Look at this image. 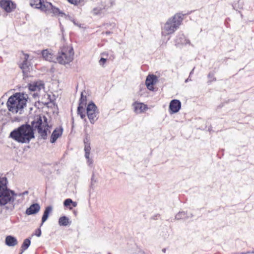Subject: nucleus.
<instances>
[{
	"mask_svg": "<svg viewBox=\"0 0 254 254\" xmlns=\"http://www.w3.org/2000/svg\"><path fill=\"white\" fill-rule=\"evenodd\" d=\"M77 114L82 119H85L87 115L91 124H94L97 119L98 111L97 107L93 102L87 106L86 96H81L77 108Z\"/></svg>",
	"mask_w": 254,
	"mask_h": 254,
	"instance_id": "1",
	"label": "nucleus"
},
{
	"mask_svg": "<svg viewBox=\"0 0 254 254\" xmlns=\"http://www.w3.org/2000/svg\"><path fill=\"white\" fill-rule=\"evenodd\" d=\"M9 137L19 143H29L34 138L33 129L29 125H22L12 131Z\"/></svg>",
	"mask_w": 254,
	"mask_h": 254,
	"instance_id": "2",
	"label": "nucleus"
},
{
	"mask_svg": "<svg viewBox=\"0 0 254 254\" xmlns=\"http://www.w3.org/2000/svg\"><path fill=\"white\" fill-rule=\"evenodd\" d=\"M74 55V52L71 47L63 46L58 51L56 62L62 65L69 64L73 60Z\"/></svg>",
	"mask_w": 254,
	"mask_h": 254,
	"instance_id": "3",
	"label": "nucleus"
},
{
	"mask_svg": "<svg viewBox=\"0 0 254 254\" xmlns=\"http://www.w3.org/2000/svg\"><path fill=\"white\" fill-rule=\"evenodd\" d=\"M183 20L182 16L177 14L170 18L165 24L162 32L165 35L173 33L181 25Z\"/></svg>",
	"mask_w": 254,
	"mask_h": 254,
	"instance_id": "4",
	"label": "nucleus"
},
{
	"mask_svg": "<svg viewBox=\"0 0 254 254\" xmlns=\"http://www.w3.org/2000/svg\"><path fill=\"white\" fill-rule=\"evenodd\" d=\"M7 180L5 178H0V204L5 205L13 197L12 191L7 188Z\"/></svg>",
	"mask_w": 254,
	"mask_h": 254,
	"instance_id": "5",
	"label": "nucleus"
},
{
	"mask_svg": "<svg viewBox=\"0 0 254 254\" xmlns=\"http://www.w3.org/2000/svg\"><path fill=\"white\" fill-rule=\"evenodd\" d=\"M27 100L24 96H10L7 101L9 110L17 113L19 110L25 106Z\"/></svg>",
	"mask_w": 254,
	"mask_h": 254,
	"instance_id": "6",
	"label": "nucleus"
},
{
	"mask_svg": "<svg viewBox=\"0 0 254 254\" xmlns=\"http://www.w3.org/2000/svg\"><path fill=\"white\" fill-rule=\"evenodd\" d=\"M44 122H42V117L40 115L36 116L35 117L34 120L32 122L31 124L32 128L37 129L38 133L41 136L44 137L47 135V131L48 130V125L47 122V119L45 117Z\"/></svg>",
	"mask_w": 254,
	"mask_h": 254,
	"instance_id": "7",
	"label": "nucleus"
},
{
	"mask_svg": "<svg viewBox=\"0 0 254 254\" xmlns=\"http://www.w3.org/2000/svg\"><path fill=\"white\" fill-rule=\"evenodd\" d=\"M30 5L34 8L46 12L52 7V3L42 0H30Z\"/></svg>",
	"mask_w": 254,
	"mask_h": 254,
	"instance_id": "8",
	"label": "nucleus"
},
{
	"mask_svg": "<svg viewBox=\"0 0 254 254\" xmlns=\"http://www.w3.org/2000/svg\"><path fill=\"white\" fill-rule=\"evenodd\" d=\"M159 82L158 77L153 74H148L145 80V85L150 91H154L157 83Z\"/></svg>",
	"mask_w": 254,
	"mask_h": 254,
	"instance_id": "9",
	"label": "nucleus"
},
{
	"mask_svg": "<svg viewBox=\"0 0 254 254\" xmlns=\"http://www.w3.org/2000/svg\"><path fill=\"white\" fill-rule=\"evenodd\" d=\"M16 4L11 0H0V7L4 11L10 13L16 8Z\"/></svg>",
	"mask_w": 254,
	"mask_h": 254,
	"instance_id": "10",
	"label": "nucleus"
},
{
	"mask_svg": "<svg viewBox=\"0 0 254 254\" xmlns=\"http://www.w3.org/2000/svg\"><path fill=\"white\" fill-rule=\"evenodd\" d=\"M41 55L44 60L56 63V57L53 50L51 49L43 50L41 51Z\"/></svg>",
	"mask_w": 254,
	"mask_h": 254,
	"instance_id": "11",
	"label": "nucleus"
},
{
	"mask_svg": "<svg viewBox=\"0 0 254 254\" xmlns=\"http://www.w3.org/2000/svg\"><path fill=\"white\" fill-rule=\"evenodd\" d=\"M28 87L30 91L38 92L44 88V84L41 80L37 81L28 84Z\"/></svg>",
	"mask_w": 254,
	"mask_h": 254,
	"instance_id": "12",
	"label": "nucleus"
},
{
	"mask_svg": "<svg viewBox=\"0 0 254 254\" xmlns=\"http://www.w3.org/2000/svg\"><path fill=\"white\" fill-rule=\"evenodd\" d=\"M181 108V102L179 100L173 99L169 104V112L171 114H175L179 111Z\"/></svg>",
	"mask_w": 254,
	"mask_h": 254,
	"instance_id": "13",
	"label": "nucleus"
},
{
	"mask_svg": "<svg viewBox=\"0 0 254 254\" xmlns=\"http://www.w3.org/2000/svg\"><path fill=\"white\" fill-rule=\"evenodd\" d=\"M23 53L24 56L23 62L19 64V67L22 70L24 74H26L30 72L29 64L28 60L29 56L27 54Z\"/></svg>",
	"mask_w": 254,
	"mask_h": 254,
	"instance_id": "14",
	"label": "nucleus"
},
{
	"mask_svg": "<svg viewBox=\"0 0 254 254\" xmlns=\"http://www.w3.org/2000/svg\"><path fill=\"white\" fill-rule=\"evenodd\" d=\"M134 112L136 114H141L148 109L146 105L140 102H134L133 105Z\"/></svg>",
	"mask_w": 254,
	"mask_h": 254,
	"instance_id": "15",
	"label": "nucleus"
},
{
	"mask_svg": "<svg viewBox=\"0 0 254 254\" xmlns=\"http://www.w3.org/2000/svg\"><path fill=\"white\" fill-rule=\"evenodd\" d=\"M40 209V206L38 203H34L30 205L26 210V214L29 215L38 213Z\"/></svg>",
	"mask_w": 254,
	"mask_h": 254,
	"instance_id": "16",
	"label": "nucleus"
},
{
	"mask_svg": "<svg viewBox=\"0 0 254 254\" xmlns=\"http://www.w3.org/2000/svg\"><path fill=\"white\" fill-rule=\"evenodd\" d=\"M83 142L84 144L85 157L88 158V156H90L91 147L90 140L87 136L84 139Z\"/></svg>",
	"mask_w": 254,
	"mask_h": 254,
	"instance_id": "17",
	"label": "nucleus"
},
{
	"mask_svg": "<svg viewBox=\"0 0 254 254\" xmlns=\"http://www.w3.org/2000/svg\"><path fill=\"white\" fill-rule=\"evenodd\" d=\"M62 134V129L60 128L55 129L53 132L51 136V142L54 143L56 140Z\"/></svg>",
	"mask_w": 254,
	"mask_h": 254,
	"instance_id": "18",
	"label": "nucleus"
},
{
	"mask_svg": "<svg viewBox=\"0 0 254 254\" xmlns=\"http://www.w3.org/2000/svg\"><path fill=\"white\" fill-rule=\"evenodd\" d=\"M192 217V215L191 214H190V215H189L186 212L181 211L179 212L176 215L175 219L177 220L181 219H187L189 217Z\"/></svg>",
	"mask_w": 254,
	"mask_h": 254,
	"instance_id": "19",
	"label": "nucleus"
},
{
	"mask_svg": "<svg viewBox=\"0 0 254 254\" xmlns=\"http://www.w3.org/2000/svg\"><path fill=\"white\" fill-rule=\"evenodd\" d=\"M5 243L8 246H14L17 244V241L14 237L8 236L6 237Z\"/></svg>",
	"mask_w": 254,
	"mask_h": 254,
	"instance_id": "20",
	"label": "nucleus"
},
{
	"mask_svg": "<svg viewBox=\"0 0 254 254\" xmlns=\"http://www.w3.org/2000/svg\"><path fill=\"white\" fill-rule=\"evenodd\" d=\"M64 206L71 209L73 207H75L77 206V202L73 201L70 198H67L64 201Z\"/></svg>",
	"mask_w": 254,
	"mask_h": 254,
	"instance_id": "21",
	"label": "nucleus"
},
{
	"mask_svg": "<svg viewBox=\"0 0 254 254\" xmlns=\"http://www.w3.org/2000/svg\"><path fill=\"white\" fill-rule=\"evenodd\" d=\"M51 211L52 207L51 206H48L46 208L42 216L41 225H42L43 223L47 220Z\"/></svg>",
	"mask_w": 254,
	"mask_h": 254,
	"instance_id": "22",
	"label": "nucleus"
},
{
	"mask_svg": "<svg viewBox=\"0 0 254 254\" xmlns=\"http://www.w3.org/2000/svg\"><path fill=\"white\" fill-rule=\"evenodd\" d=\"M51 211L52 207L51 206H48L46 208L42 216L41 225H42L43 223L47 220Z\"/></svg>",
	"mask_w": 254,
	"mask_h": 254,
	"instance_id": "23",
	"label": "nucleus"
},
{
	"mask_svg": "<svg viewBox=\"0 0 254 254\" xmlns=\"http://www.w3.org/2000/svg\"><path fill=\"white\" fill-rule=\"evenodd\" d=\"M49 10H51L52 12L56 16H63L64 13L61 11L58 8L53 6L52 4V7Z\"/></svg>",
	"mask_w": 254,
	"mask_h": 254,
	"instance_id": "24",
	"label": "nucleus"
},
{
	"mask_svg": "<svg viewBox=\"0 0 254 254\" xmlns=\"http://www.w3.org/2000/svg\"><path fill=\"white\" fill-rule=\"evenodd\" d=\"M69 224V220L65 216H62L59 220V224L60 226H67Z\"/></svg>",
	"mask_w": 254,
	"mask_h": 254,
	"instance_id": "25",
	"label": "nucleus"
},
{
	"mask_svg": "<svg viewBox=\"0 0 254 254\" xmlns=\"http://www.w3.org/2000/svg\"><path fill=\"white\" fill-rule=\"evenodd\" d=\"M31 243L30 240L28 239H26L24 240L22 246L21 248L22 249V251L26 250L30 246Z\"/></svg>",
	"mask_w": 254,
	"mask_h": 254,
	"instance_id": "26",
	"label": "nucleus"
},
{
	"mask_svg": "<svg viewBox=\"0 0 254 254\" xmlns=\"http://www.w3.org/2000/svg\"><path fill=\"white\" fill-rule=\"evenodd\" d=\"M68 2L71 4H74L75 5H77L78 4L80 3L83 0H67Z\"/></svg>",
	"mask_w": 254,
	"mask_h": 254,
	"instance_id": "27",
	"label": "nucleus"
},
{
	"mask_svg": "<svg viewBox=\"0 0 254 254\" xmlns=\"http://www.w3.org/2000/svg\"><path fill=\"white\" fill-rule=\"evenodd\" d=\"M86 159H87V164H88V165H91L92 164L93 160H92V159H91L90 158L89 156H88V158H86Z\"/></svg>",
	"mask_w": 254,
	"mask_h": 254,
	"instance_id": "28",
	"label": "nucleus"
},
{
	"mask_svg": "<svg viewBox=\"0 0 254 254\" xmlns=\"http://www.w3.org/2000/svg\"><path fill=\"white\" fill-rule=\"evenodd\" d=\"M35 235L37 237H40L41 235V231L40 229H38L35 231Z\"/></svg>",
	"mask_w": 254,
	"mask_h": 254,
	"instance_id": "29",
	"label": "nucleus"
},
{
	"mask_svg": "<svg viewBox=\"0 0 254 254\" xmlns=\"http://www.w3.org/2000/svg\"><path fill=\"white\" fill-rule=\"evenodd\" d=\"M106 59L104 58H101L100 60L99 61L100 64L101 65H104V64L106 63Z\"/></svg>",
	"mask_w": 254,
	"mask_h": 254,
	"instance_id": "30",
	"label": "nucleus"
},
{
	"mask_svg": "<svg viewBox=\"0 0 254 254\" xmlns=\"http://www.w3.org/2000/svg\"><path fill=\"white\" fill-rule=\"evenodd\" d=\"M13 95H15V96H17V95H24V94H21L20 93H16L15 94H14Z\"/></svg>",
	"mask_w": 254,
	"mask_h": 254,
	"instance_id": "31",
	"label": "nucleus"
},
{
	"mask_svg": "<svg viewBox=\"0 0 254 254\" xmlns=\"http://www.w3.org/2000/svg\"><path fill=\"white\" fill-rule=\"evenodd\" d=\"M240 254H247V253L246 252H241V253H239Z\"/></svg>",
	"mask_w": 254,
	"mask_h": 254,
	"instance_id": "32",
	"label": "nucleus"
},
{
	"mask_svg": "<svg viewBox=\"0 0 254 254\" xmlns=\"http://www.w3.org/2000/svg\"><path fill=\"white\" fill-rule=\"evenodd\" d=\"M246 253H247V254H252V252L251 251H248Z\"/></svg>",
	"mask_w": 254,
	"mask_h": 254,
	"instance_id": "33",
	"label": "nucleus"
},
{
	"mask_svg": "<svg viewBox=\"0 0 254 254\" xmlns=\"http://www.w3.org/2000/svg\"><path fill=\"white\" fill-rule=\"evenodd\" d=\"M43 103L45 104H48V102H45V103Z\"/></svg>",
	"mask_w": 254,
	"mask_h": 254,
	"instance_id": "34",
	"label": "nucleus"
},
{
	"mask_svg": "<svg viewBox=\"0 0 254 254\" xmlns=\"http://www.w3.org/2000/svg\"><path fill=\"white\" fill-rule=\"evenodd\" d=\"M162 251L163 252H165V249H163Z\"/></svg>",
	"mask_w": 254,
	"mask_h": 254,
	"instance_id": "35",
	"label": "nucleus"
},
{
	"mask_svg": "<svg viewBox=\"0 0 254 254\" xmlns=\"http://www.w3.org/2000/svg\"><path fill=\"white\" fill-rule=\"evenodd\" d=\"M252 254H254V251H252Z\"/></svg>",
	"mask_w": 254,
	"mask_h": 254,
	"instance_id": "36",
	"label": "nucleus"
}]
</instances>
